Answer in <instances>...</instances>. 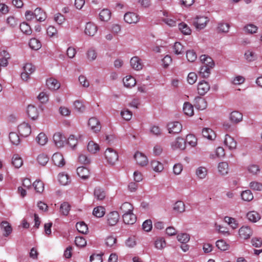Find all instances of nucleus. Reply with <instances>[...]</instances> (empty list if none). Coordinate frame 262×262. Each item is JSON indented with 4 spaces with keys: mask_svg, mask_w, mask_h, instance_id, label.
I'll return each instance as SVG.
<instances>
[{
    "mask_svg": "<svg viewBox=\"0 0 262 262\" xmlns=\"http://www.w3.org/2000/svg\"><path fill=\"white\" fill-rule=\"evenodd\" d=\"M104 155L107 163L111 165H114L118 160V153L112 148H107Z\"/></svg>",
    "mask_w": 262,
    "mask_h": 262,
    "instance_id": "nucleus-1",
    "label": "nucleus"
},
{
    "mask_svg": "<svg viewBox=\"0 0 262 262\" xmlns=\"http://www.w3.org/2000/svg\"><path fill=\"white\" fill-rule=\"evenodd\" d=\"M208 21L209 19L208 17L205 16H199L195 18L193 24L197 30H200L204 29L206 26Z\"/></svg>",
    "mask_w": 262,
    "mask_h": 262,
    "instance_id": "nucleus-2",
    "label": "nucleus"
},
{
    "mask_svg": "<svg viewBox=\"0 0 262 262\" xmlns=\"http://www.w3.org/2000/svg\"><path fill=\"white\" fill-rule=\"evenodd\" d=\"M53 141L57 147H62L64 146L66 141V137L60 132H57L53 135Z\"/></svg>",
    "mask_w": 262,
    "mask_h": 262,
    "instance_id": "nucleus-3",
    "label": "nucleus"
},
{
    "mask_svg": "<svg viewBox=\"0 0 262 262\" xmlns=\"http://www.w3.org/2000/svg\"><path fill=\"white\" fill-rule=\"evenodd\" d=\"M18 130L21 137H27L31 133V126L28 123L24 122L18 126Z\"/></svg>",
    "mask_w": 262,
    "mask_h": 262,
    "instance_id": "nucleus-4",
    "label": "nucleus"
},
{
    "mask_svg": "<svg viewBox=\"0 0 262 262\" xmlns=\"http://www.w3.org/2000/svg\"><path fill=\"white\" fill-rule=\"evenodd\" d=\"M124 19L127 24H136L139 21L140 17L136 13L128 12L124 14Z\"/></svg>",
    "mask_w": 262,
    "mask_h": 262,
    "instance_id": "nucleus-5",
    "label": "nucleus"
},
{
    "mask_svg": "<svg viewBox=\"0 0 262 262\" xmlns=\"http://www.w3.org/2000/svg\"><path fill=\"white\" fill-rule=\"evenodd\" d=\"M107 224L111 226L115 225L119 221V214L117 211H112L106 215Z\"/></svg>",
    "mask_w": 262,
    "mask_h": 262,
    "instance_id": "nucleus-6",
    "label": "nucleus"
},
{
    "mask_svg": "<svg viewBox=\"0 0 262 262\" xmlns=\"http://www.w3.org/2000/svg\"><path fill=\"white\" fill-rule=\"evenodd\" d=\"M238 233L241 238L247 239L252 235V230L248 226H243L239 229Z\"/></svg>",
    "mask_w": 262,
    "mask_h": 262,
    "instance_id": "nucleus-7",
    "label": "nucleus"
},
{
    "mask_svg": "<svg viewBox=\"0 0 262 262\" xmlns=\"http://www.w3.org/2000/svg\"><path fill=\"white\" fill-rule=\"evenodd\" d=\"M167 126L170 134H178L182 128V124L178 121L169 123Z\"/></svg>",
    "mask_w": 262,
    "mask_h": 262,
    "instance_id": "nucleus-8",
    "label": "nucleus"
},
{
    "mask_svg": "<svg viewBox=\"0 0 262 262\" xmlns=\"http://www.w3.org/2000/svg\"><path fill=\"white\" fill-rule=\"evenodd\" d=\"M209 84L205 80H202L198 83V91L199 94L201 96L204 95L210 90Z\"/></svg>",
    "mask_w": 262,
    "mask_h": 262,
    "instance_id": "nucleus-9",
    "label": "nucleus"
},
{
    "mask_svg": "<svg viewBox=\"0 0 262 262\" xmlns=\"http://www.w3.org/2000/svg\"><path fill=\"white\" fill-rule=\"evenodd\" d=\"M134 158L137 163L141 166H145L148 163L147 157L141 152H136L134 155Z\"/></svg>",
    "mask_w": 262,
    "mask_h": 262,
    "instance_id": "nucleus-10",
    "label": "nucleus"
},
{
    "mask_svg": "<svg viewBox=\"0 0 262 262\" xmlns=\"http://www.w3.org/2000/svg\"><path fill=\"white\" fill-rule=\"evenodd\" d=\"M171 146L172 149H184L185 148V141L181 137H178L176 140L172 142Z\"/></svg>",
    "mask_w": 262,
    "mask_h": 262,
    "instance_id": "nucleus-11",
    "label": "nucleus"
},
{
    "mask_svg": "<svg viewBox=\"0 0 262 262\" xmlns=\"http://www.w3.org/2000/svg\"><path fill=\"white\" fill-rule=\"evenodd\" d=\"M194 105L196 109L203 110L207 107V103L204 98L198 96L194 99Z\"/></svg>",
    "mask_w": 262,
    "mask_h": 262,
    "instance_id": "nucleus-12",
    "label": "nucleus"
},
{
    "mask_svg": "<svg viewBox=\"0 0 262 262\" xmlns=\"http://www.w3.org/2000/svg\"><path fill=\"white\" fill-rule=\"evenodd\" d=\"M89 126L94 132L99 131L101 129V125L99 120L95 117L91 118L88 122Z\"/></svg>",
    "mask_w": 262,
    "mask_h": 262,
    "instance_id": "nucleus-13",
    "label": "nucleus"
},
{
    "mask_svg": "<svg viewBox=\"0 0 262 262\" xmlns=\"http://www.w3.org/2000/svg\"><path fill=\"white\" fill-rule=\"evenodd\" d=\"M52 161L54 164L58 167H62L65 164L62 155L59 152L55 153L53 155Z\"/></svg>",
    "mask_w": 262,
    "mask_h": 262,
    "instance_id": "nucleus-14",
    "label": "nucleus"
},
{
    "mask_svg": "<svg viewBox=\"0 0 262 262\" xmlns=\"http://www.w3.org/2000/svg\"><path fill=\"white\" fill-rule=\"evenodd\" d=\"M122 218L123 222L125 224L132 225L136 221V216L133 212L124 213Z\"/></svg>",
    "mask_w": 262,
    "mask_h": 262,
    "instance_id": "nucleus-15",
    "label": "nucleus"
},
{
    "mask_svg": "<svg viewBox=\"0 0 262 262\" xmlns=\"http://www.w3.org/2000/svg\"><path fill=\"white\" fill-rule=\"evenodd\" d=\"M224 143V145L230 150L235 149L237 144L236 142L234 140L233 138L228 134L225 135Z\"/></svg>",
    "mask_w": 262,
    "mask_h": 262,
    "instance_id": "nucleus-16",
    "label": "nucleus"
},
{
    "mask_svg": "<svg viewBox=\"0 0 262 262\" xmlns=\"http://www.w3.org/2000/svg\"><path fill=\"white\" fill-rule=\"evenodd\" d=\"M97 31V26L93 23L89 22L85 25L84 32L90 36H94Z\"/></svg>",
    "mask_w": 262,
    "mask_h": 262,
    "instance_id": "nucleus-17",
    "label": "nucleus"
},
{
    "mask_svg": "<svg viewBox=\"0 0 262 262\" xmlns=\"http://www.w3.org/2000/svg\"><path fill=\"white\" fill-rule=\"evenodd\" d=\"M132 67L136 70H140L143 68V63L141 59L137 56L132 57L130 61Z\"/></svg>",
    "mask_w": 262,
    "mask_h": 262,
    "instance_id": "nucleus-18",
    "label": "nucleus"
},
{
    "mask_svg": "<svg viewBox=\"0 0 262 262\" xmlns=\"http://www.w3.org/2000/svg\"><path fill=\"white\" fill-rule=\"evenodd\" d=\"M77 173L79 177L83 180L88 179L90 174L89 169L84 166L78 167L77 168Z\"/></svg>",
    "mask_w": 262,
    "mask_h": 262,
    "instance_id": "nucleus-19",
    "label": "nucleus"
},
{
    "mask_svg": "<svg viewBox=\"0 0 262 262\" xmlns=\"http://www.w3.org/2000/svg\"><path fill=\"white\" fill-rule=\"evenodd\" d=\"M46 84L50 90L53 91L58 90L60 86V83L56 79L53 78L48 79L46 81Z\"/></svg>",
    "mask_w": 262,
    "mask_h": 262,
    "instance_id": "nucleus-20",
    "label": "nucleus"
},
{
    "mask_svg": "<svg viewBox=\"0 0 262 262\" xmlns=\"http://www.w3.org/2000/svg\"><path fill=\"white\" fill-rule=\"evenodd\" d=\"M27 113L28 117L32 120L36 119L38 116L37 108L32 105H29L28 106Z\"/></svg>",
    "mask_w": 262,
    "mask_h": 262,
    "instance_id": "nucleus-21",
    "label": "nucleus"
},
{
    "mask_svg": "<svg viewBox=\"0 0 262 262\" xmlns=\"http://www.w3.org/2000/svg\"><path fill=\"white\" fill-rule=\"evenodd\" d=\"M244 57L248 62H252L255 61L257 58V54L254 50L252 49L246 50L244 54Z\"/></svg>",
    "mask_w": 262,
    "mask_h": 262,
    "instance_id": "nucleus-22",
    "label": "nucleus"
},
{
    "mask_svg": "<svg viewBox=\"0 0 262 262\" xmlns=\"http://www.w3.org/2000/svg\"><path fill=\"white\" fill-rule=\"evenodd\" d=\"M201 61L202 62V66L213 68L214 66V63L213 59L206 55H202L200 57Z\"/></svg>",
    "mask_w": 262,
    "mask_h": 262,
    "instance_id": "nucleus-23",
    "label": "nucleus"
},
{
    "mask_svg": "<svg viewBox=\"0 0 262 262\" xmlns=\"http://www.w3.org/2000/svg\"><path fill=\"white\" fill-rule=\"evenodd\" d=\"M34 14L37 20L40 22L45 20L47 18L46 13L40 8H37L34 10Z\"/></svg>",
    "mask_w": 262,
    "mask_h": 262,
    "instance_id": "nucleus-24",
    "label": "nucleus"
},
{
    "mask_svg": "<svg viewBox=\"0 0 262 262\" xmlns=\"http://www.w3.org/2000/svg\"><path fill=\"white\" fill-rule=\"evenodd\" d=\"M203 136L210 140L215 139L216 135L214 132L209 128H204L202 130Z\"/></svg>",
    "mask_w": 262,
    "mask_h": 262,
    "instance_id": "nucleus-25",
    "label": "nucleus"
},
{
    "mask_svg": "<svg viewBox=\"0 0 262 262\" xmlns=\"http://www.w3.org/2000/svg\"><path fill=\"white\" fill-rule=\"evenodd\" d=\"M243 114L238 111H233L230 115V121L234 123H237L242 121Z\"/></svg>",
    "mask_w": 262,
    "mask_h": 262,
    "instance_id": "nucleus-26",
    "label": "nucleus"
},
{
    "mask_svg": "<svg viewBox=\"0 0 262 262\" xmlns=\"http://www.w3.org/2000/svg\"><path fill=\"white\" fill-rule=\"evenodd\" d=\"M173 210L177 213H182L185 211V206L184 203L181 201L176 202L173 207Z\"/></svg>",
    "mask_w": 262,
    "mask_h": 262,
    "instance_id": "nucleus-27",
    "label": "nucleus"
},
{
    "mask_svg": "<svg viewBox=\"0 0 262 262\" xmlns=\"http://www.w3.org/2000/svg\"><path fill=\"white\" fill-rule=\"evenodd\" d=\"M1 227L5 232L4 234L5 236H8L11 233L12 229L10 224L8 222L3 221L1 224Z\"/></svg>",
    "mask_w": 262,
    "mask_h": 262,
    "instance_id": "nucleus-28",
    "label": "nucleus"
},
{
    "mask_svg": "<svg viewBox=\"0 0 262 262\" xmlns=\"http://www.w3.org/2000/svg\"><path fill=\"white\" fill-rule=\"evenodd\" d=\"M124 85L128 88L134 86L136 83L135 79L132 76H127L123 79Z\"/></svg>",
    "mask_w": 262,
    "mask_h": 262,
    "instance_id": "nucleus-29",
    "label": "nucleus"
},
{
    "mask_svg": "<svg viewBox=\"0 0 262 262\" xmlns=\"http://www.w3.org/2000/svg\"><path fill=\"white\" fill-rule=\"evenodd\" d=\"M111 12L107 9H104L99 13V18L102 21H107L111 18Z\"/></svg>",
    "mask_w": 262,
    "mask_h": 262,
    "instance_id": "nucleus-30",
    "label": "nucleus"
},
{
    "mask_svg": "<svg viewBox=\"0 0 262 262\" xmlns=\"http://www.w3.org/2000/svg\"><path fill=\"white\" fill-rule=\"evenodd\" d=\"M1 53L3 57L0 59V65L1 67H5L8 65V60L10 58V55L8 52L5 50L2 51Z\"/></svg>",
    "mask_w": 262,
    "mask_h": 262,
    "instance_id": "nucleus-31",
    "label": "nucleus"
},
{
    "mask_svg": "<svg viewBox=\"0 0 262 262\" xmlns=\"http://www.w3.org/2000/svg\"><path fill=\"white\" fill-rule=\"evenodd\" d=\"M183 112L187 116H191L193 115V106L189 102H185L183 105Z\"/></svg>",
    "mask_w": 262,
    "mask_h": 262,
    "instance_id": "nucleus-32",
    "label": "nucleus"
},
{
    "mask_svg": "<svg viewBox=\"0 0 262 262\" xmlns=\"http://www.w3.org/2000/svg\"><path fill=\"white\" fill-rule=\"evenodd\" d=\"M152 169L156 172H161L164 169L163 165L158 161L153 160L150 163Z\"/></svg>",
    "mask_w": 262,
    "mask_h": 262,
    "instance_id": "nucleus-33",
    "label": "nucleus"
},
{
    "mask_svg": "<svg viewBox=\"0 0 262 262\" xmlns=\"http://www.w3.org/2000/svg\"><path fill=\"white\" fill-rule=\"evenodd\" d=\"M9 138L11 143L15 145H18L20 142L19 136L15 132L10 133Z\"/></svg>",
    "mask_w": 262,
    "mask_h": 262,
    "instance_id": "nucleus-34",
    "label": "nucleus"
},
{
    "mask_svg": "<svg viewBox=\"0 0 262 262\" xmlns=\"http://www.w3.org/2000/svg\"><path fill=\"white\" fill-rule=\"evenodd\" d=\"M247 219L251 222L255 223L260 220V216L256 211H250L247 214Z\"/></svg>",
    "mask_w": 262,
    "mask_h": 262,
    "instance_id": "nucleus-35",
    "label": "nucleus"
},
{
    "mask_svg": "<svg viewBox=\"0 0 262 262\" xmlns=\"http://www.w3.org/2000/svg\"><path fill=\"white\" fill-rule=\"evenodd\" d=\"M94 196L98 200H102L105 197V191L100 187H96L94 192Z\"/></svg>",
    "mask_w": 262,
    "mask_h": 262,
    "instance_id": "nucleus-36",
    "label": "nucleus"
},
{
    "mask_svg": "<svg viewBox=\"0 0 262 262\" xmlns=\"http://www.w3.org/2000/svg\"><path fill=\"white\" fill-rule=\"evenodd\" d=\"M117 238L112 235L107 236L105 239V245L109 247H112L115 249L117 247L116 245Z\"/></svg>",
    "mask_w": 262,
    "mask_h": 262,
    "instance_id": "nucleus-37",
    "label": "nucleus"
},
{
    "mask_svg": "<svg viewBox=\"0 0 262 262\" xmlns=\"http://www.w3.org/2000/svg\"><path fill=\"white\" fill-rule=\"evenodd\" d=\"M179 29L184 35H190L191 30L190 27L185 23L182 22L179 24Z\"/></svg>",
    "mask_w": 262,
    "mask_h": 262,
    "instance_id": "nucleus-38",
    "label": "nucleus"
},
{
    "mask_svg": "<svg viewBox=\"0 0 262 262\" xmlns=\"http://www.w3.org/2000/svg\"><path fill=\"white\" fill-rule=\"evenodd\" d=\"M241 195L242 200L245 201L250 202L253 199V195L250 190L243 191Z\"/></svg>",
    "mask_w": 262,
    "mask_h": 262,
    "instance_id": "nucleus-39",
    "label": "nucleus"
},
{
    "mask_svg": "<svg viewBox=\"0 0 262 262\" xmlns=\"http://www.w3.org/2000/svg\"><path fill=\"white\" fill-rule=\"evenodd\" d=\"M71 209V206L68 202H63L62 203L60 207V212L64 216H67L69 214V211Z\"/></svg>",
    "mask_w": 262,
    "mask_h": 262,
    "instance_id": "nucleus-40",
    "label": "nucleus"
},
{
    "mask_svg": "<svg viewBox=\"0 0 262 262\" xmlns=\"http://www.w3.org/2000/svg\"><path fill=\"white\" fill-rule=\"evenodd\" d=\"M23 160L18 155H14L12 158V164L16 168L20 167L23 165Z\"/></svg>",
    "mask_w": 262,
    "mask_h": 262,
    "instance_id": "nucleus-41",
    "label": "nucleus"
},
{
    "mask_svg": "<svg viewBox=\"0 0 262 262\" xmlns=\"http://www.w3.org/2000/svg\"><path fill=\"white\" fill-rule=\"evenodd\" d=\"M218 170L221 174H226L228 171V164L225 162H220L218 165Z\"/></svg>",
    "mask_w": 262,
    "mask_h": 262,
    "instance_id": "nucleus-42",
    "label": "nucleus"
},
{
    "mask_svg": "<svg viewBox=\"0 0 262 262\" xmlns=\"http://www.w3.org/2000/svg\"><path fill=\"white\" fill-rule=\"evenodd\" d=\"M120 210L122 213H126L133 212V207L132 205L128 202L123 203L120 207Z\"/></svg>",
    "mask_w": 262,
    "mask_h": 262,
    "instance_id": "nucleus-43",
    "label": "nucleus"
},
{
    "mask_svg": "<svg viewBox=\"0 0 262 262\" xmlns=\"http://www.w3.org/2000/svg\"><path fill=\"white\" fill-rule=\"evenodd\" d=\"M30 48L33 50H37L41 47V44L39 40L35 38H31L29 43Z\"/></svg>",
    "mask_w": 262,
    "mask_h": 262,
    "instance_id": "nucleus-44",
    "label": "nucleus"
},
{
    "mask_svg": "<svg viewBox=\"0 0 262 262\" xmlns=\"http://www.w3.org/2000/svg\"><path fill=\"white\" fill-rule=\"evenodd\" d=\"M149 133L156 137L161 136L162 134V129L159 126L153 125H151L149 129Z\"/></svg>",
    "mask_w": 262,
    "mask_h": 262,
    "instance_id": "nucleus-45",
    "label": "nucleus"
},
{
    "mask_svg": "<svg viewBox=\"0 0 262 262\" xmlns=\"http://www.w3.org/2000/svg\"><path fill=\"white\" fill-rule=\"evenodd\" d=\"M19 28L21 31L26 35H30L32 33V31L30 26L25 22L21 23L19 25Z\"/></svg>",
    "mask_w": 262,
    "mask_h": 262,
    "instance_id": "nucleus-46",
    "label": "nucleus"
},
{
    "mask_svg": "<svg viewBox=\"0 0 262 262\" xmlns=\"http://www.w3.org/2000/svg\"><path fill=\"white\" fill-rule=\"evenodd\" d=\"M93 214L97 217H101L105 214V208L102 206H98L94 208Z\"/></svg>",
    "mask_w": 262,
    "mask_h": 262,
    "instance_id": "nucleus-47",
    "label": "nucleus"
},
{
    "mask_svg": "<svg viewBox=\"0 0 262 262\" xmlns=\"http://www.w3.org/2000/svg\"><path fill=\"white\" fill-rule=\"evenodd\" d=\"M76 227L78 231L81 233L86 234L88 232V227L83 222L77 223Z\"/></svg>",
    "mask_w": 262,
    "mask_h": 262,
    "instance_id": "nucleus-48",
    "label": "nucleus"
},
{
    "mask_svg": "<svg viewBox=\"0 0 262 262\" xmlns=\"http://www.w3.org/2000/svg\"><path fill=\"white\" fill-rule=\"evenodd\" d=\"M195 173L199 179H203L207 176V170L205 167L201 166L196 169Z\"/></svg>",
    "mask_w": 262,
    "mask_h": 262,
    "instance_id": "nucleus-49",
    "label": "nucleus"
},
{
    "mask_svg": "<svg viewBox=\"0 0 262 262\" xmlns=\"http://www.w3.org/2000/svg\"><path fill=\"white\" fill-rule=\"evenodd\" d=\"M59 182L62 185H66L70 182V178L67 174L60 173L58 176Z\"/></svg>",
    "mask_w": 262,
    "mask_h": 262,
    "instance_id": "nucleus-50",
    "label": "nucleus"
},
{
    "mask_svg": "<svg viewBox=\"0 0 262 262\" xmlns=\"http://www.w3.org/2000/svg\"><path fill=\"white\" fill-rule=\"evenodd\" d=\"M216 246L221 251L227 250L229 248V245L223 239L217 241L216 242Z\"/></svg>",
    "mask_w": 262,
    "mask_h": 262,
    "instance_id": "nucleus-51",
    "label": "nucleus"
},
{
    "mask_svg": "<svg viewBox=\"0 0 262 262\" xmlns=\"http://www.w3.org/2000/svg\"><path fill=\"white\" fill-rule=\"evenodd\" d=\"M88 150L91 153L95 154L99 150V145L93 141H90L88 144Z\"/></svg>",
    "mask_w": 262,
    "mask_h": 262,
    "instance_id": "nucleus-52",
    "label": "nucleus"
},
{
    "mask_svg": "<svg viewBox=\"0 0 262 262\" xmlns=\"http://www.w3.org/2000/svg\"><path fill=\"white\" fill-rule=\"evenodd\" d=\"M248 172L253 175H257L260 172V168L258 165L251 164L247 167Z\"/></svg>",
    "mask_w": 262,
    "mask_h": 262,
    "instance_id": "nucleus-53",
    "label": "nucleus"
},
{
    "mask_svg": "<svg viewBox=\"0 0 262 262\" xmlns=\"http://www.w3.org/2000/svg\"><path fill=\"white\" fill-rule=\"evenodd\" d=\"M37 143L41 145H44L48 141V138L45 134L40 133L36 138Z\"/></svg>",
    "mask_w": 262,
    "mask_h": 262,
    "instance_id": "nucleus-54",
    "label": "nucleus"
},
{
    "mask_svg": "<svg viewBox=\"0 0 262 262\" xmlns=\"http://www.w3.org/2000/svg\"><path fill=\"white\" fill-rule=\"evenodd\" d=\"M211 68L206 67V66H202L200 70V75L204 78H207L210 74V69Z\"/></svg>",
    "mask_w": 262,
    "mask_h": 262,
    "instance_id": "nucleus-55",
    "label": "nucleus"
},
{
    "mask_svg": "<svg viewBox=\"0 0 262 262\" xmlns=\"http://www.w3.org/2000/svg\"><path fill=\"white\" fill-rule=\"evenodd\" d=\"M185 141V143H187L192 147H194L196 145L197 139L193 135L189 134L187 135L186 139Z\"/></svg>",
    "mask_w": 262,
    "mask_h": 262,
    "instance_id": "nucleus-56",
    "label": "nucleus"
},
{
    "mask_svg": "<svg viewBox=\"0 0 262 262\" xmlns=\"http://www.w3.org/2000/svg\"><path fill=\"white\" fill-rule=\"evenodd\" d=\"M173 49L174 53L177 55L181 54L184 52L183 46L179 42L174 43L173 46Z\"/></svg>",
    "mask_w": 262,
    "mask_h": 262,
    "instance_id": "nucleus-57",
    "label": "nucleus"
},
{
    "mask_svg": "<svg viewBox=\"0 0 262 262\" xmlns=\"http://www.w3.org/2000/svg\"><path fill=\"white\" fill-rule=\"evenodd\" d=\"M49 159L46 155L41 154L38 156L37 161L40 165L45 166L49 161Z\"/></svg>",
    "mask_w": 262,
    "mask_h": 262,
    "instance_id": "nucleus-58",
    "label": "nucleus"
},
{
    "mask_svg": "<svg viewBox=\"0 0 262 262\" xmlns=\"http://www.w3.org/2000/svg\"><path fill=\"white\" fill-rule=\"evenodd\" d=\"M249 187L253 190L262 191V183L260 182L252 181L250 183Z\"/></svg>",
    "mask_w": 262,
    "mask_h": 262,
    "instance_id": "nucleus-59",
    "label": "nucleus"
},
{
    "mask_svg": "<svg viewBox=\"0 0 262 262\" xmlns=\"http://www.w3.org/2000/svg\"><path fill=\"white\" fill-rule=\"evenodd\" d=\"M224 220L225 222L227 223L232 229H236L238 227V223L235 219L226 216Z\"/></svg>",
    "mask_w": 262,
    "mask_h": 262,
    "instance_id": "nucleus-60",
    "label": "nucleus"
},
{
    "mask_svg": "<svg viewBox=\"0 0 262 262\" xmlns=\"http://www.w3.org/2000/svg\"><path fill=\"white\" fill-rule=\"evenodd\" d=\"M35 190L37 192H42L44 189V185L42 182L36 180L33 184Z\"/></svg>",
    "mask_w": 262,
    "mask_h": 262,
    "instance_id": "nucleus-61",
    "label": "nucleus"
},
{
    "mask_svg": "<svg viewBox=\"0 0 262 262\" xmlns=\"http://www.w3.org/2000/svg\"><path fill=\"white\" fill-rule=\"evenodd\" d=\"M177 239L182 243L186 244L189 241L190 236L187 233H181L177 235Z\"/></svg>",
    "mask_w": 262,
    "mask_h": 262,
    "instance_id": "nucleus-62",
    "label": "nucleus"
},
{
    "mask_svg": "<svg viewBox=\"0 0 262 262\" xmlns=\"http://www.w3.org/2000/svg\"><path fill=\"white\" fill-rule=\"evenodd\" d=\"M75 243L77 247L80 248L84 247L86 245L85 239L83 237L80 236H78L75 238Z\"/></svg>",
    "mask_w": 262,
    "mask_h": 262,
    "instance_id": "nucleus-63",
    "label": "nucleus"
},
{
    "mask_svg": "<svg viewBox=\"0 0 262 262\" xmlns=\"http://www.w3.org/2000/svg\"><path fill=\"white\" fill-rule=\"evenodd\" d=\"M229 25L227 23H220L218 25L217 30L219 32L226 33L229 29Z\"/></svg>",
    "mask_w": 262,
    "mask_h": 262,
    "instance_id": "nucleus-64",
    "label": "nucleus"
}]
</instances>
